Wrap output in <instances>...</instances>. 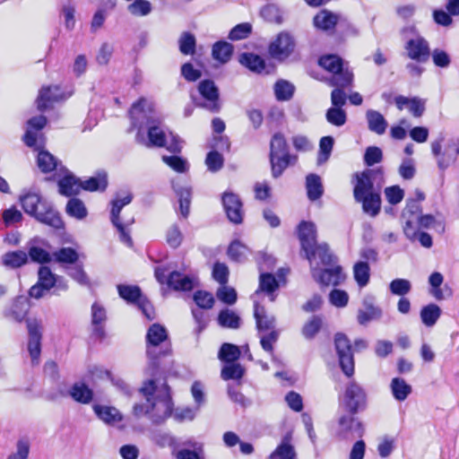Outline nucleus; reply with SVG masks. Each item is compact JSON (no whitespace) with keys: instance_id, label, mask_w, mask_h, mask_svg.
<instances>
[{"instance_id":"33","label":"nucleus","mask_w":459,"mask_h":459,"mask_svg":"<svg viewBox=\"0 0 459 459\" xmlns=\"http://www.w3.org/2000/svg\"><path fill=\"white\" fill-rule=\"evenodd\" d=\"M279 284L274 276L271 273H261L259 281V289L255 292L257 296L260 292H265L270 296V300L274 301L275 296L273 291L277 290Z\"/></svg>"},{"instance_id":"64","label":"nucleus","mask_w":459,"mask_h":459,"mask_svg":"<svg viewBox=\"0 0 459 459\" xmlns=\"http://www.w3.org/2000/svg\"><path fill=\"white\" fill-rule=\"evenodd\" d=\"M325 117L326 120L335 126H342L346 123V113L341 108H330L327 110Z\"/></svg>"},{"instance_id":"30","label":"nucleus","mask_w":459,"mask_h":459,"mask_svg":"<svg viewBox=\"0 0 459 459\" xmlns=\"http://www.w3.org/2000/svg\"><path fill=\"white\" fill-rule=\"evenodd\" d=\"M185 445L193 449L184 448L175 452L174 455L177 459H205L202 443L187 441Z\"/></svg>"},{"instance_id":"15","label":"nucleus","mask_w":459,"mask_h":459,"mask_svg":"<svg viewBox=\"0 0 459 459\" xmlns=\"http://www.w3.org/2000/svg\"><path fill=\"white\" fill-rule=\"evenodd\" d=\"M70 96L69 93L65 92L57 85L43 86L39 92L36 103L39 110H45L50 108L54 103L66 100Z\"/></svg>"},{"instance_id":"43","label":"nucleus","mask_w":459,"mask_h":459,"mask_svg":"<svg viewBox=\"0 0 459 459\" xmlns=\"http://www.w3.org/2000/svg\"><path fill=\"white\" fill-rule=\"evenodd\" d=\"M441 315V310L437 305L429 304L424 307L420 311L422 323L427 326H432L436 324Z\"/></svg>"},{"instance_id":"21","label":"nucleus","mask_w":459,"mask_h":459,"mask_svg":"<svg viewBox=\"0 0 459 459\" xmlns=\"http://www.w3.org/2000/svg\"><path fill=\"white\" fill-rule=\"evenodd\" d=\"M373 170L368 169L357 176V184L354 187V197L359 198L365 195L378 193L379 189L373 186L371 177Z\"/></svg>"},{"instance_id":"3","label":"nucleus","mask_w":459,"mask_h":459,"mask_svg":"<svg viewBox=\"0 0 459 459\" xmlns=\"http://www.w3.org/2000/svg\"><path fill=\"white\" fill-rule=\"evenodd\" d=\"M20 203L26 213L37 221L55 229H61L63 221L58 213L48 206L37 193H27L20 196Z\"/></svg>"},{"instance_id":"32","label":"nucleus","mask_w":459,"mask_h":459,"mask_svg":"<svg viewBox=\"0 0 459 459\" xmlns=\"http://www.w3.org/2000/svg\"><path fill=\"white\" fill-rule=\"evenodd\" d=\"M355 199L356 201L362 203L363 211L366 213L371 216H376L379 212L381 206L379 192Z\"/></svg>"},{"instance_id":"10","label":"nucleus","mask_w":459,"mask_h":459,"mask_svg":"<svg viewBox=\"0 0 459 459\" xmlns=\"http://www.w3.org/2000/svg\"><path fill=\"white\" fill-rule=\"evenodd\" d=\"M296 40L288 31H281L270 42L269 55L275 60L284 61L295 52Z\"/></svg>"},{"instance_id":"59","label":"nucleus","mask_w":459,"mask_h":459,"mask_svg":"<svg viewBox=\"0 0 459 459\" xmlns=\"http://www.w3.org/2000/svg\"><path fill=\"white\" fill-rule=\"evenodd\" d=\"M433 64L439 68H447L451 65V56L441 48H435L430 51Z\"/></svg>"},{"instance_id":"34","label":"nucleus","mask_w":459,"mask_h":459,"mask_svg":"<svg viewBox=\"0 0 459 459\" xmlns=\"http://www.w3.org/2000/svg\"><path fill=\"white\" fill-rule=\"evenodd\" d=\"M81 189L86 191H104L108 186L107 174L105 172H100L96 176L91 177L83 182H80Z\"/></svg>"},{"instance_id":"28","label":"nucleus","mask_w":459,"mask_h":459,"mask_svg":"<svg viewBox=\"0 0 459 459\" xmlns=\"http://www.w3.org/2000/svg\"><path fill=\"white\" fill-rule=\"evenodd\" d=\"M173 188L178 196L180 214L183 218H186L189 214L191 189L180 183H174Z\"/></svg>"},{"instance_id":"47","label":"nucleus","mask_w":459,"mask_h":459,"mask_svg":"<svg viewBox=\"0 0 459 459\" xmlns=\"http://www.w3.org/2000/svg\"><path fill=\"white\" fill-rule=\"evenodd\" d=\"M240 349L231 343H224L220 349L219 359L227 363H231L237 360L240 356Z\"/></svg>"},{"instance_id":"40","label":"nucleus","mask_w":459,"mask_h":459,"mask_svg":"<svg viewBox=\"0 0 459 459\" xmlns=\"http://www.w3.org/2000/svg\"><path fill=\"white\" fill-rule=\"evenodd\" d=\"M239 62L250 69L251 71L256 73H262L264 70V61L262 57L257 55L251 53L242 54Z\"/></svg>"},{"instance_id":"38","label":"nucleus","mask_w":459,"mask_h":459,"mask_svg":"<svg viewBox=\"0 0 459 459\" xmlns=\"http://www.w3.org/2000/svg\"><path fill=\"white\" fill-rule=\"evenodd\" d=\"M383 315L382 309L374 305H366L365 309H360L358 312V322L359 325H366L369 321L378 320Z\"/></svg>"},{"instance_id":"57","label":"nucleus","mask_w":459,"mask_h":459,"mask_svg":"<svg viewBox=\"0 0 459 459\" xmlns=\"http://www.w3.org/2000/svg\"><path fill=\"white\" fill-rule=\"evenodd\" d=\"M274 92L277 100H288L294 92V86L287 81H279L275 83Z\"/></svg>"},{"instance_id":"22","label":"nucleus","mask_w":459,"mask_h":459,"mask_svg":"<svg viewBox=\"0 0 459 459\" xmlns=\"http://www.w3.org/2000/svg\"><path fill=\"white\" fill-rule=\"evenodd\" d=\"M59 172L63 176L58 180L59 193L65 196L77 195L81 189L80 181L64 168Z\"/></svg>"},{"instance_id":"12","label":"nucleus","mask_w":459,"mask_h":459,"mask_svg":"<svg viewBox=\"0 0 459 459\" xmlns=\"http://www.w3.org/2000/svg\"><path fill=\"white\" fill-rule=\"evenodd\" d=\"M26 323L29 334L28 351L31 363L37 364L41 352L42 324L36 318H29Z\"/></svg>"},{"instance_id":"63","label":"nucleus","mask_w":459,"mask_h":459,"mask_svg":"<svg viewBox=\"0 0 459 459\" xmlns=\"http://www.w3.org/2000/svg\"><path fill=\"white\" fill-rule=\"evenodd\" d=\"M56 261L59 263L74 264L78 260L77 252L72 247H63L53 254Z\"/></svg>"},{"instance_id":"16","label":"nucleus","mask_w":459,"mask_h":459,"mask_svg":"<svg viewBox=\"0 0 459 459\" xmlns=\"http://www.w3.org/2000/svg\"><path fill=\"white\" fill-rule=\"evenodd\" d=\"M402 219L403 221V232L411 239H417L419 230L421 229L417 217V204L412 202L404 208Z\"/></svg>"},{"instance_id":"11","label":"nucleus","mask_w":459,"mask_h":459,"mask_svg":"<svg viewBox=\"0 0 459 459\" xmlns=\"http://www.w3.org/2000/svg\"><path fill=\"white\" fill-rule=\"evenodd\" d=\"M335 350L342 372L351 377L354 373V359L350 340L343 333H337L334 337Z\"/></svg>"},{"instance_id":"52","label":"nucleus","mask_w":459,"mask_h":459,"mask_svg":"<svg viewBox=\"0 0 459 459\" xmlns=\"http://www.w3.org/2000/svg\"><path fill=\"white\" fill-rule=\"evenodd\" d=\"M333 146V138L325 136L321 138L319 143V153L317 157V164L325 163L330 157Z\"/></svg>"},{"instance_id":"14","label":"nucleus","mask_w":459,"mask_h":459,"mask_svg":"<svg viewBox=\"0 0 459 459\" xmlns=\"http://www.w3.org/2000/svg\"><path fill=\"white\" fill-rule=\"evenodd\" d=\"M47 119L44 116H38L27 122L26 133L23 140L27 146L39 149L44 143L39 131L46 126Z\"/></svg>"},{"instance_id":"2","label":"nucleus","mask_w":459,"mask_h":459,"mask_svg":"<svg viewBox=\"0 0 459 459\" xmlns=\"http://www.w3.org/2000/svg\"><path fill=\"white\" fill-rule=\"evenodd\" d=\"M140 393L146 398L145 403L134 406L136 416L150 415L153 421H160L169 417L172 411V402L168 386H157L153 380L144 382Z\"/></svg>"},{"instance_id":"55","label":"nucleus","mask_w":459,"mask_h":459,"mask_svg":"<svg viewBox=\"0 0 459 459\" xmlns=\"http://www.w3.org/2000/svg\"><path fill=\"white\" fill-rule=\"evenodd\" d=\"M389 290L392 294L403 297L411 291V283L406 279H394L390 282Z\"/></svg>"},{"instance_id":"42","label":"nucleus","mask_w":459,"mask_h":459,"mask_svg":"<svg viewBox=\"0 0 459 459\" xmlns=\"http://www.w3.org/2000/svg\"><path fill=\"white\" fill-rule=\"evenodd\" d=\"M249 254V248L239 240H234L231 242L228 248V255L230 259L242 262L247 258Z\"/></svg>"},{"instance_id":"20","label":"nucleus","mask_w":459,"mask_h":459,"mask_svg":"<svg viewBox=\"0 0 459 459\" xmlns=\"http://www.w3.org/2000/svg\"><path fill=\"white\" fill-rule=\"evenodd\" d=\"M197 284L198 281L195 277L188 276L179 272L170 273L168 279V285L175 290H191Z\"/></svg>"},{"instance_id":"6","label":"nucleus","mask_w":459,"mask_h":459,"mask_svg":"<svg viewBox=\"0 0 459 459\" xmlns=\"http://www.w3.org/2000/svg\"><path fill=\"white\" fill-rule=\"evenodd\" d=\"M132 201V195L127 192L119 193L112 201V208L110 220L112 224L117 228L119 232L120 240L128 247H132L133 241L130 237L128 227L134 221V217L127 219L120 218V212L125 205H127Z\"/></svg>"},{"instance_id":"4","label":"nucleus","mask_w":459,"mask_h":459,"mask_svg":"<svg viewBox=\"0 0 459 459\" xmlns=\"http://www.w3.org/2000/svg\"><path fill=\"white\" fill-rule=\"evenodd\" d=\"M316 230L314 223L302 221L299 225V238L306 258L312 262V258L318 257L324 265H328L332 263V255L326 244H316Z\"/></svg>"},{"instance_id":"45","label":"nucleus","mask_w":459,"mask_h":459,"mask_svg":"<svg viewBox=\"0 0 459 459\" xmlns=\"http://www.w3.org/2000/svg\"><path fill=\"white\" fill-rule=\"evenodd\" d=\"M106 318L107 312L105 307L98 302L93 303L91 306V323L94 326V331L98 334H100L101 325L106 321Z\"/></svg>"},{"instance_id":"24","label":"nucleus","mask_w":459,"mask_h":459,"mask_svg":"<svg viewBox=\"0 0 459 459\" xmlns=\"http://www.w3.org/2000/svg\"><path fill=\"white\" fill-rule=\"evenodd\" d=\"M365 401V394L361 387L351 383L346 389L345 402L351 411H356Z\"/></svg>"},{"instance_id":"26","label":"nucleus","mask_w":459,"mask_h":459,"mask_svg":"<svg viewBox=\"0 0 459 459\" xmlns=\"http://www.w3.org/2000/svg\"><path fill=\"white\" fill-rule=\"evenodd\" d=\"M366 119L368 122V129L370 131L379 135L385 134L388 123L380 112L373 109H368L366 112Z\"/></svg>"},{"instance_id":"29","label":"nucleus","mask_w":459,"mask_h":459,"mask_svg":"<svg viewBox=\"0 0 459 459\" xmlns=\"http://www.w3.org/2000/svg\"><path fill=\"white\" fill-rule=\"evenodd\" d=\"M37 164L43 173H48L53 170L63 171V167L58 165L56 159L47 151H40L39 152Z\"/></svg>"},{"instance_id":"36","label":"nucleus","mask_w":459,"mask_h":459,"mask_svg":"<svg viewBox=\"0 0 459 459\" xmlns=\"http://www.w3.org/2000/svg\"><path fill=\"white\" fill-rule=\"evenodd\" d=\"M269 459H297V455L289 437H285L276 449L270 455Z\"/></svg>"},{"instance_id":"54","label":"nucleus","mask_w":459,"mask_h":459,"mask_svg":"<svg viewBox=\"0 0 459 459\" xmlns=\"http://www.w3.org/2000/svg\"><path fill=\"white\" fill-rule=\"evenodd\" d=\"M443 281V275L437 272L431 273L430 276L429 277V283L431 287L430 293L437 300L445 299V295L442 290L440 289Z\"/></svg>"},{"instance_id":"37","label":"nucleus","mask_w":459,"mask_h":459,"mask_svg":"<svg viewBox=\"0 0 459 459\" xmlns=\"http://www.w3.org/2000/svg\"><path fill=\"white\" fill-rule=\"evenodd\" d=\"M232 52V45L226 41L216 42L212 47V57L221 63L228 62L231 57Z\"/></svg>"},{"instance_id":"53","label":"nucleus","mask_w":459,"mask_h":459,"mask_svg":"<svg viewBox=\"0 0 459 459\" xmlns=\"http://www.w3.org/2000/svg\"><path fill=\"white\" fill-rule=\"evenodd\" d=\"M244 375V368L243 367L238 363H229L228 365L224 366L221 369V378L223 380H230V379H240Z\"/></svg>"},{"instance_id":"58","label":"nucleus","mask_w":459,"mask_h":459,"mask_svg":"<svg viewBox=\"0 0 459 459\" xmlns=\"http://www.w3.org/2000/svg\"><path fill=\"white\" fill-rule=\"evenodd\" d=\"M261 15L271 22L281 23L283 21V13L275 4H267L263 7Z\"/></svg>"},{"instance_id":"31","label":"nucleus","mask_w":459,"mask_h":459,"mask_svg":"<svg viewBox=\"0 0 459 459\" xmlns=\"http://www.w3.org/2000/svg\"><path fill=\"white\" fill-rule=\"evenodd\" d=\"M69 395L77 403H90L93 397L92 391L83 383H75L69 390Z\"/></svg>"},{"instance_id":"19","label":"nucleus","mask_w":459,"mask_h":459,"mask_svg":"<svg viewBox=\"0 0 459 459\" xmlns=\"http://www.w3.org/2000/svg\"><path fill=\"white\" fill-rule=\"evenodd\" d=\"M198 91L203 98L208 101L204 107L213 112L218 111L219 93L214 82L211 80H204L199 83Z\"/></svg>"},{"instance_id":"44","label":"nucleus","mask_w":459,"mask_h":459,"mask_svg":"<svg viewBox=\"0 0 459 459\" xmlns=\"http://www.w3.org/2000/svg\"><path fill=\"white\" fill-rule=\"evenodd\" d=\"M307 191L310 200H316L322 195L323 186L317 175L310 174L307 177Z\"/></svg>"},{"instance_id":"7","label":"nucleus","mask_w":459,"mask_h":459,"mask_svg":"<svg viewBox=\"0 0 459 459\" xmlns=\"http://www.w3.org/2000/svg\"><path fill=\"white\" fill-rule=\"evenodd\" d=\"M431 152L436 158L437 167L444 170L455 164L459 157V139L442 137L431 143Z\"/></svg>"},{"instance_id":"13","label":"nucleus","mask_w":459,"mask_h":459,"mask_svg":"<svg viewBox=\"0 0 459 459\" xmlns=\"http://www.w3.org/2000/svg\"><path fill=\"white\" fill-rule=\"evenodd\" d=\"M309 264L313 279L322 286L338 285L344 279L340 266L322 270L316 264V258Z\"/></svg>"},{"instance_id":"51","label":"nucleus","mask_w":459,"mask_h":459,"mask_svg":"<svg viewBox=\"0 0 459 459\" xmlns=\"http://www.w3.org/2000/svg\"><path fill=\"white\" fill-rule=\"evenodd\" d=\"M152 441L160 447L169 446L174 450L177 447V441L174 437L162 430H156L152 436Z\"/></svg>"},{"instance_id":"49","label":"nucleus","mask_w":459,"mask_h":459,"mask_svg":"<svg viewBox=\"0 0 459 459\" xmlns=\"http://www.w3.org/2000/svg\"><path fill=\"white\" fill-rule=\"evenodd\" d=\"M66 212L78 220H82L86 217L87 210L84 204L76 198H72L66 204Z\"/></svg>"},{"instance_id":"50","label":"nucleus","mask_w":459,"mask_h":459,"mask_svg":"<svg viewBox=\"0 0 459 459\" xmlns=\"http://www.w3.org/2000/svg\"><path fill=\"white\" fill-rule=\"evenodd\" d=\"M127 10L134 16L143 17L152 12V4L148 0H134L127 6Z\"/></svg>"},{"instance_id":"27","label":"nucleus","mask_w":459,"mask_h":459,"mask_svg":"<svg viewBox=\"0 0 459 459\" xmlns=\"http://www.w3.org/2000/svg\"><path fill=\"white\" fill-rule=\"evenodd\" d=\"M93 411L102 421L109 425H116L123 419L122 414L115 407L94 405Z\"/></svg>"},{"instance_id":"9","label":"nucleus","mask_w":459,"mask_h":459,"mask_svg":"<svg viewBox=\"0 0 459 459\" xmlns=\"http://www.w3.org/2000/svg\"><path fill=\"white\" fill-rule=\"evenodd\" d=\"M319 65L326 71L334 74L333 84L345 87L351 83L353 74L342 66V59L336 55H325L319 59Z\"/></svg>"},{"instance_id":"18","label":"nucleus","mask_w":459,"mask_h":459,"mask_svg":"<svg viewBox=\"0 0 459 459\" xmlns=\"http://www.w3.org/2000/svg\"><path fill=\"white\" fill-rule=\"evenodd\" d=\"M394 103L399 110L407 109L413 117H420L425 111V100L418 97L397 96Z\"/></svg>"},{"instance_id":"41","label":"nucleus","mask_w":459,"mask_h":459,"mask_svg":"<svg viewBox=\"0 0 459 459\" xmlns=\"http://www.w3.org/2000/svg\"><path fill=\"white\" fill-rule=\"evenodd\" d=\"M394 397L398 401H404L411 392V386L402 378H394L391 382Z\"/></svg>"},{"instance_id":"25","label":"nucleus","mask_w":459,"mask_h":459,"mask_svg":"<svg viewBox=\"0 0 459 459\" xmlns=\"http://www.w3.org/2000/svg\"><path fill=\"white\" fill-rule=\"evenodd\" d=\"M339 21V15L328 10H321L314 17V25L316 29L328 31L333 30Z\"/></svg>"},{"instance_id":"48","label":"nucleus","mask_w":459,"mask_h":459,"mask_svg":"<svg viewBox=\"0 0 459 459\" xmlns=\"http://www.w3.org/2000/svg\"><path fill=\"white\" fill-rule=\"evenodd\" d=\"M354 279L359 287H364L369 280V266L366 262H358L353 266Z\"/></svg>"},{"instance_id":"8","label":"nucleus","mask_w":459,"mask_h":459,"mask_svg":"<svg viewBox=\"0 0 459 459\" xmlns=\"http://www.w3.org/2000/svg\"><path fill=\"white\" fill-rule=\"evenodd\" d=\"M271 164L273 177H279L282 171L291 163L296 161V157H291L287 152V143L283 135L275 134L271 140Z\"/></svg>"},{"instance_id":"60","label":"nucleus","mask_w":459,"mask_h":459,"mask_svg":"<svg viewBox=\"0 0 459 459\" xmlns=\"http://www.w3.org/2000/svg\"><path fill=\"white\" fill-rule=\"evenodd\" d=\"M218 321L221 326L238 328L240 319L235 312L225 309L220 313Z\"/></svg>"},{"instance_id":"5","label":"nucleus","mask_w":459,"mask_h":459,"mask_svg":"<svg viewBox=\"0 0 459 459\" xmlns=\"http://www.w3.org/2000/svg\"><path fill=\"white\" fill-rule=\"evenodd\" d=\"M404 38V51L407 58L417 63H426L430 56L429 41L420 34L415 25H406L400 30Z\"/></svg>"},{"instance_id":"46","label":"nucleus","mask_w":459,"mask_h":459,"mask_svg":"<svg viewBox=\"0 0 459 459\" xmlns=\"http://www.w3.org/2000/svg\"><path fill=\"white\" fill-rule=\"evenodd\" d=\"M117 290L119 296L127 302H137L138 304L140 299H143L141 296V290L137 286L118 285Z\"/></svg>"},{"instance_id":"56","label":"nucleus","mask_w":459,"mask_h":459,"mask_svg":"<svg viewBox=\"0 0 459 459\" xmlns=\"http://www.w3.org/2000/svg\"><path fill=\"white\" fill-rule=\"evenodd\" d=\"M179 50L184 55H193L195 50V38L189 32H183L178 39Z\"/></svg>"},{"instance_id":"17","label":"nucleus","mask_w":459,"mask_h":459,"mask_svg":"<svg viewBox=\"0 0 459 459\" xmlns=\"http://www.w3.org/2000/svg\"><path fill=\"white\" fill-rule=\"evenodd\" d=\"M222 204L229 220L235 224L241 223L243 211L238 196L231 192H225L222 196Z\"/></svg>"},{"instance_id":"39","label":"nucleus","mask_w":459,"mask_h":459,"mask_svg":"<svg viewBox=\"0 0 459 459\" xmlns=\"http://www.w3.org/2000/svg\"><path fill=\"white\" fill-rule=\"evenodd\" d=\"M255 317L256 320L257 329L261 331L270 330L273 327L274 317L266 315L263 307L255 304Z\"/></svg>"},{"instance_id":"23","label":"nucleus","mask_w":459,"mask_h":459,"mask_svg":"<svg viewBox=\"0 0 459 459\" xmlns=\"http://www.w3.org/2000/svg\"><path fill=\"white\" fill-rule=\"evenodd\" d=\"M147 354L152 356V348L160 345L168 338L167 330L159 324H153L147 332Z\"/></svg>"},{"instance_id":"35","label":"nucleus","mask_w":459,"mask_h":459,"mask_svg":"<svg viewBox=\"0 0 459 459\" xmlns=\"http://www.w3.org/2000/svg\"><path fill=\"white\" fill-rule=\"evenodd\" d=\"M28 262V255L26 252L18 250L7 252L2 256V263L4 266L10 268H18Z\"/></svg>"},{"instance_id":"1","label":"nucleus","mask_w":459,"mask_h":459,"mask_svg":"<svg viewBox=\"0 0 459 459\" xmlns=\"http://www.w3.org/2000/svg\"><path fill=\"white\" fill-rule=\"evenodd\" d=\"M153 104L146 99H141L130 109L132 124L138 127L136 141L146 147H165L171 152H179L182 142L171 132H166L156 124L153 116Z\"/></svg>"},{"instance_id":"62","label":"nucleus","mask_w":459,"mask_h":459,"mask_svg":"<svg viewBox=\"0 0 459 459\" xmlns=\"http://www.w3.org/2000/svg\"><path fill=\"white\" fill-rule=\"evenodd\" d=\"M38 274V282L44 286L45 289L50 290L57 281V277L47 266H41Z\"/></svg>"},{"instance_id":"61","label":"nucleus","mask_w":459,"mask_h":459,"mask_svg":"<svg viewBox=\"0 0 459 459\" xmlns=\"http://www.w3.org/2000/svg\"><path fill=\"white\" fill-rule=\"evenodd\" d=\"M162 161L178 173H184L188 170L187 160L178 156H162Z\"/></svg>"}]
</instances>
